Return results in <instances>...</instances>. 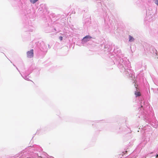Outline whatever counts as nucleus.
Wrapping results in <instances>:
<instances>
[{
	"mask_svg": "<svg viewBox=\"0 0 158 158\" xmlns=\"http://www.w3.org/2000/svg\"><path fill=\"white\" fill-rule=\"evenodd\" d=\"M33 52V49H31L30 51H28L27 53V57L30 58L33 57L34 56Z\"/></svg>",
	"mask_w": 158,
	"mask_h": 158,
	"instance_id": "nucleus-1",
	"label": "nucleus"
},
{
	"mask_svg": "<svg viewBox=\"0 0 158 158\" xmlns=\"http://www.w3.org/2000/svg\"><path fill=\"white\" fill-rule=\"evenodd\" d=\"M92 37L90 36L89 35H87L83 38V40L85 42H86L87 41L89 40H86V39H90Z\"/></svg>",
	"mask_w": 158,
	"mask_h": 158,
	"instance_id": "nucleus-2",
	"label": "nucleus"
},
{
	"mask_svg": "<svg viewBox=\"0 0 158 158\" xmlns=\"http://www.w3.org/2000/svg\"><path fill=\"white\" fill-rule=\"evenodd\" d=\"M135 94L136 96V97H138V96H141V94H140V92H138V91L135 92Z\"/></svg>",
	"mask_w": 158,
	"mask_h": 158,
	"instance_id": "nucleus-3",
	"label": "nucleus"
},
{
	"mask_svg": "<svg viewBox=\"0 0 158 158\" xmlns=\"http://www.w3.org/2000/svg\"><path fill=\"white\" fill-rule=\"evenodd\" d=\"M129 41L132 42L134 40V39L132 36L129 35Z\"/></svg>",
	"mask_w": 158,
	"mask_h": 158,
	"instance_id": "nucleus-4",
	"label": "nucleus"
},
{
	"mask_svg": "<svg viewBox=\"0 0 158 158\" xmlns=\"http://www.w3.org/2000/svg\"><path fill=\"white\" fill-rule=\"evenodd\" d=\"M38 0H30L31 2L33 4L35 3Z\"/></svg>",
	"mask_w": 158,
	"mask_h": 158,
	"instance_id": "nucleus-5",
	"label": "nucleus"
},
{
	"mask_svg": "<svg viewBox=\"0 0 158 158\" xmlns=\"http://www.w3.org/2000/svg\"><path fill=\"white\" fill-rule=\"evenodd\" d=\"M59 39L60 40V41H61V40H62V39H63V37H62V36H60V37H59Z\"/></svg>",
	"mask_w": 158,
	"mask_h": 158,
	"instance_id": "nucleus-6",
	"label": "nucleus"
},
{
	"mask_svg": "<svg viewBox=\"0 0 158 158\" xmlns=\"http://www.w3.org/2000/svg\"><path fill=\"white\" fill-rule=\"evenodd\" d=\"M155 3L158 6V0H156Z\"/></svg>",
	"mask_w": 158,
	"mask_h": 158,
	"instance_id": "nucleus-7",
	"label": "nucleus"
},
{
	"mask_svg": "<svg viewBox=\"0 0 158 158\" xmlns=\"http://www.w3.org/2000/svg\"><path fill=\"white\" fill-rule=\"evenodd\" d=\"M158 157V154L156 155V157Z\"/></svg>",
	"mask_w": 158,
	"mask_h": 158,
	"instance_id": "nucleus-8",
	"label": "nucleus"
}]
</instances>
